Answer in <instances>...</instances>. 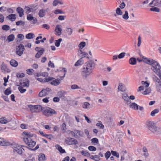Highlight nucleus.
<instances>
[{
  "instance_id": "nucleus-16",
  "label": "nucleus",
  "mask_w": 161,
  "mask_h": 161,
  "mask_svg": "<svg viewBox=\"0 0 161 161\" xmlns=\"http://www.w3.org/2000/svg\"><path fill=\"white\" fill-rule=\"evenodd\" d=\"M11 121L10 119L7 118L6 117H2L0 118V123L2 124H6Z\"/></svg>"
},
{
  "instance_id": "nucleus-52",
  "label": "nucleus",
  "mask_w": 161,
  "mask_h": 161,
  "mask_svg": "<svg viewBox=\"0 0 161 161\" xmlns=\"http://www.w3.org/2000/svg\"><path fill=\"white\" fill-rule=\"evenodd\" d=\"M81 154L82 155H84V156H87V157H89V156H90V153H88V152H86V151H82L81 152Z\"/></svg>"
},
{
  "instance_id": "nucleus-44",
  "label": "nucleus",
  "mask_w": 161,
  "mask_h": 161,
  "mask_svg": "<svg viewBox=\"0 0 161 161\" xmlns=\"http://www.w3.org/2000/svg\"><path fill=\"white\" fill-rule=\"evenodd\" d=\"M159 111V110L158 109H156L152 111L151 113V115L152 116H154L155 114H157Z\"/></svg>"
},
{
  "instance_id": "nucleus-25",
  "label": "nucleus",
  "mask_w": 161,
  "mask_h": 161,
  "mask_svg": "<svg viewBox=\"0 0 161 161\" xmlns=\"http://www.w3.org/2000/svg\"><path fill=\"white\" fill-rule=\"evenodd\" d=\"M58 4L62 5L63 2L61 0H54L53 3V5L54 6H56Z\"/></svg>"
},
{
  "instance_id": "nucleus-4",
  "label": "nucleus",
  "mask_w": 161,
  "mask_h": 161,
  "mask_svg": "<svg viewBox=\"0 0 161 161\" xmlns=\"http://www.w3.org/2000/svg\"><path fill=\"white\" fill-rule=\"evenodd\" d=\"M146 125L147 128L154 134H158L161 131L160 129L155 126L152 122L147 121Z\"/></svg>"
},
{
  "instance_id": "nucleus-55",
  "label": "nucleus",
  "mask_w": 161,
  "mask_h": 161,
  "mask_svg": "<svg viewBox=\"0 0 161 161\" xmlns=\"http://www.w3.org/2000/svg\"><path fill=\"white\" fill-rule=\"evenodd\" d=\"M18 89L20 92L21 93H24L26 91V90L25 89L23 88V87L19 86L18 87Z\"/></svg>"
},
{
  "instance_id": "nucleus-46",
  "label": "nucleus",
  "mask_w": 161,
  "mask_h": 161,
  "mask_svg": "<svg viewBox=\"0 0 161 161\" xmlns=\"http://www.w3.org/2000/svg\"><path fill=\"white\" fill-rule=\"evenodd\" d=\"M142 84V85L143 86H144V88H147L148 87L149 84V83H147V81L145 82L144 81H142L141 82Z\"/></svg>"
},
{
  "instance_id": "nucleus-50",
  "label": "nucleus",
  "mask_w": 161,
  "mask_h": 161,
  "mask_svg": "<svg viewBox=\"0 0 161 161\" xmlns=\"http://www.w3.org/2000/svg\"><path fill=\"white\" fill-rule=\"evenodd\" d=\"M16 24L17 25L19 26V25H22L24 26L25 24V23L24 21L22 20H19L16 22Z\"/></svg>"
},
{
  "instance_id": "nucleus-63",
  "label": "nucleus",
  "mask_w": 161,
  "mask_h": 161,
  "mask_svg": "<svg viewBox=\"0 0 161 161\" xmlns=\"http://www.w3.org/2000/svg\"><path fill=\"white\" fill-rule=\"evenodd\" d=\"M71 89L73 90H75L76 89L80 88L79 87V86L78 85L75 84L72 85L71 86Z\"/></svg>"
},
{
  "instance_id": "nucleus-51",
  "label": "nucleus",
  "mask_w": 161,
  "mask_h": 161,
  "mask_svg": "<svg viewBox=\"0 0 161 161\" xmlns=\"http://www.w3.org/2000/svg\"><path fill=\"white\" fill-rule=\"evenodd\" d=\"M1 69L2 72H5L7 71V67L4 64H2L1 65Z\"/></svg>"
},
{
  "instance_id": "nucleus-42",
  "label": "nucleus",
  "mask_w": 161,
  "mask_h": 161,
  "mask_svg": "<svg viewBox=\"0 0 161 161\" xmlns=\"http://www.w3.org/2000/svg\"><path fill=\"white\" fill-rule=\"evenodd\" d=\"M75 132H76V134H78V135L81 137H83L84 135L83 132L81 130H75Z\"/></svg>"
},
{
  "instance_id": "nucleus-17",
  "label": "nucleus",
  "mask_w": 161,
  "mask_h": 161,
  "mask_svg": "<svg viewBox=\"0 0 161 161\" xmlns=\"http://www.w3.org/2000/svg\"><path fill=\"white\" fill-rule=\"evenodd\" d=\"M11 144L10 143L5 140L3 138H0V145L2 146H9Z\"/></svg>"
},
{
  "instance_id": "nucleus-7",
  "label": "nucleus",
  "mask_w": 161,
  "mask_h": 161,
  "mask_svg": "<svg viewBox=\"0 0 161 161\" xmlns=\"http://www.w3.org/2000/svg\"><path fill=\"white\" fill-rule=\"evenodd\" d=\"M77 54L79 57L81 58H86L88 59L89 58V57L87 56L88 53L86 52L84 49H78L77 51Z\"/></svg>"
},
{
  "instance_id": "nucleus-34",
  "label": "nucleus",
  "mask_w": 161,
  "mask_h": 161,
  "mask_svg": "<svg viewBox=\"0 0 161 161\" xmlns=\"http://www.w3.org/2000/svg\"><path fill=\"white\" fill-rule=\"evenodd\" d=\"M25 161H35V158L33 157L31 155H30L26 158Z\"/></svg>"
},
{
  "instance_id": "nucleus-27",
  "label": "nucleus",
  "mask_w": 161,
  "mask_h": 161,
  "mask_svg": "<svg viewBox=\"0 0 161 161\" xmlns=\"http://www.w3.org/2000/svg\"><path fill=\"white\" fill-rule=\"evenodd\" d=\"M57 95L61 98H65V92L64 91H60L57 93Z\"/></svg>"
},
{
  "instance_id": "nucleus-35",
  "label": "nucleus",
  "mask_w": 161,
  "mask_h": 161,
  "mask_svg": "<svg viewBox=\"0 0 161 161\" xmlns=\"http://www.w3.org/2000/svg\"><path fill=\"white\" fill-rule=\"evenodd\" d=\"M86 43L84 42H81L78 45L79 49H82L86 46Z\"/></svg>"
},
{
  "instance_id": "nucleus-2",
  "label": "nucleus",
  "mask_w": 161,
  "mask_h": 161,
  "mask_svg": "<svg viewBox=\"0 0 161 161\" xmlns=\"http://www.w3.org/2000/svg\"><path fill=\"white\" fill-rule=\"evenodd\" d=\"M143 61L146 63L152 66L151 69L156 74H159L161 71V67L157 61L152 59L147 58H144Z\"/></svg>"
},
{
  "instance_id": "nucleus-1",
  "label": "nucleus",
  "mask_w": 161,
  "mask_h": 161,
  "mask_svg": "<svg viewBox=\"0 0 161 161\" xmlns=\"http://www.w3.org/2000/svg\"><path fill=\"white\" fill-rule=\"evenodd\" d=\"M96 65L94 61L91 60L86 62L83 65L82 72L85 75L86 78L90 75Z\"/></svg>"
},
{
  "instance_id": "nucleus-37",
  "label": "nucleus",
  "mask_w": 161,
  "mask_h": 161,
  "mask_svg": "<svg viewBox=\"0 0 161 161\" xmlns=\"http://www.w3.org/2000/svg\"><path fill=\"white\" fill-rule=\"evenodd\" d=\"M43 90L44 91L45 93L46 96L48 95L52 91L51 89L48 87L46 88L45 89H43Z\"/></svg>"
},
{
  "instance_id": "nucleus-31",
  "label": "nucleus",
  "mask_w": 161,
  "mask_h": 161,
  "mask_svg": "<svg viewBox=\"0 0 161 161\" xmlns=\"http://www.w3.org/2000/svg\"><path fill=\"white\" fill-rule=\"evenodd\" d=\"M83 64V60L82 58H80L78 60L75 64V66H78L79 65H81Z\"/></svg>"
},
{
  "instance_id": "nucleus-53",
  "label": "nucleus",
  "mask_w": 161,
  "mask_h": 161,
  "mask_svg": "<svg viewBox=\"0 0 161 161\" xmlns=\"http://www.w3.org/2000/svg\"><path fill=\"white\" fill-rule=\"evenodd\" d=\"M38 95L40 97H43L46 96L43 89L39 92Z\"/></svg>"
},
{
  "instance_id": "nucleus-41",
  "label": "nucleus",
  "mask_w": 161,
  "mask_h": 161,
  "mask_svg": "<svg viewBox=\"0 0 161 161\" xmlns=\"http://www.w3.org/2000/svg\"><path fill=\"white\" fill-rule=\"evenodd\" d=\"M145 90L143 92V94H144L146 95L148 94L149 93H150L151 92V89L149 87H148L147 88H145Z\"/></svg>"
},
{
  "instance_id": "nucleus-5",
  "label": "nucleus",
  "mask_w": 161,
  "mask_h": 161,
  "mask_svg": "<svg viewBox=\"0 0 161 161\" xmlns=\"http://www.w3.org/2000/svg\"><path fill=\"white\" fill-rule=\"evenodd\" d=\"M42 111L43 115L48 117L52 116L53 114H57L54 109L49 107L42 108Z\"/></svg>"
},
{
  "instance_id": "nucleus-20",
  "label": "nucleus",
  "mask_w": 161,
  "mask_h": 161,
  "mask_svg": "<svg viewBox=\"0 0 161 161\" xmlns=\"http://www.w3.org/2000/svg\"><path fill=\"white\" fill-rule=\"evenodd\" d=\"M16 11L17 13L19 14L20 17H22L24 15V10L21 7H18L17 8Z\"/></svg>"
},
{
  "instance_id": "nucleus-21",
  "label": "nucleus",
  "mask_w": 161,
  "mask_h": 161,
  "mask_svg": "<svg viewBox=\"0 0 161 161\" xmlns=\"http://www.w3.org/2000/svg\"><path fill=\"white\" fill-rule=\"evenodd\" d=\"M44 51V49H42V50H41L40 51H38V52H37V53L35 55V58H39L43 53Z\"/></svg>"
},
{
  "instance_id": "nucleus-15",
  "label": "nucleus",
  "mask_w": 161,
  "mask_h": 161,
  "mask_svg": "<svg viewBox=\"0 0 161 161\" xmlns=\"http://www.w3.org/2000/svg\"><path fill=\"white\" fill-rule=\"evenodd\" d=\"M62 31L61 26L59 25H57L55 30V31L56 32V35L59 36L61 35Z\"/></svg>"
},
{
  "instance_id": "nucleus-32",
  "label": "nucleus",
  "mask_w": 161,
  "mask_h": 161,
  "mask_svg": "<svg viewBox=\"0 0 161 161\" xmlns=\"http://www.w3.org/2000/svg\"><path fill=\"white\" fill-rule=\"evenodd\" d=\"M149 5L151 7H153L155 6H159L158 3L156 0H153L152 2L149 3Z\"/></svg>"
},
{
  "instance_id": "nucleus-10",
  "label": "nucleus",
  "mask_w": 161,
  "mask_h": 161,
  "mask_svg": "<svg viewBox=\"0 0 161 161\" xmlns=\"http://www.w3.org/2000/svg\"><path fill=\"white\" fill-rule=\"evenodd\" d=\"M13 152L14 154L18 153L21 154L22 153V147L18 145H15L13 148Z\"/></svg>"
},
{
  "instance_id": "nucleus-39",
  "label": "nucleus",
  "mask_w": 161,
  "mask_h": 161,
  "mask_svg": "<svg viewBox=\"0 0 161 161\" xmlns=\"http://www.w3.org/2000/svg\"><path fill=\"white\" fill-rule=\"evenodd\" d=\"M83 108H84L87 109L89 108L90 103L87 102H84L83 103Z\"/></svg>"
},
{
  "instance_id": "nucleus-18",
  "label": "nucleus",
  "mask_w": 161,
  "mask_h": 161,
  "mask_svg": "<svg viewBox=\"0 0 161 161\" xmlns=\"http://www.w3.org/2000/svg\"><path fill=\"white\" fill-rule=\"evenodd\" d=\"M29 84L30 82L29 80H26L23 82H20L19 86H22L23 87H28L29 86Z\"/></svg>"
},
{
  "instance_id": "nucleus-28",
  "label": "nucleus",
  "mask_w": 161,
  "mask_h": 161,
  "mask_svg": "<svg viewBox=\"0 0 161 161\" xmlns=\"http://www.w3.org/2000/svg\"><path fill=\"white\" fill-rule=\"evenodd\" d=\"M45 10L43 9H41L39 11L38 15L41 18L45 16Z\"/></svg>"
},
{
  "instance_id": "nucleus-48",
  "label": "nucleus",
  "mask_w": 161,
  "mask_h": 161,
  "mask_svg": "<svg viewBox=\"0 0 161 161\" xmlns=\"http://www.w3.org/2000/svg\"><path fill=\"white\" fill-rule=\"evenodd\" d=\"M150 10L151 11H154L157 12H160V9L158 8L154 7L150 8Z\"/></svg>"
},
{
  "instance_id": "nucleus-36",
  "label": "nucleus",
  "mask_w": 161,
  "mask_h": 161,
  "mask_svg": "<svg viewBox=\"0 0 161 161\" xmlns=\"http://www.w3.org/2000/svg\"><path fill=\"white\" fill-rule=\"evenodd\" d=\"M14 36L13 34H11L8 36L7 39L8 40V42L13 41L14 39Z\"/></svg>"
},
{
  "instance_id": "nucleus-58",
  "label": "nucleus",
  "mask_w": 161,
  "mask_h": 161,
  "mask_svg": "<svg viewBox=\"0 0 161 161\" xmlns=\"http://www.w3.org/2000/svg\"><path fill=\"white\" fill-rule=\"evenodd\" d=\"M111 155V153L109 151H108L105 154V157L106 158V159H108Z\"/></svg>"
},
{
  "instance_id": "nucleus-62",
  "label": "nucleus",
  "mask_w": 161,
  "mask_h": 161,
  "mask_svg": "<svg viewBox=\"0 0 161 161\" xmlns=\"http://www.w3.org/2000/svg\"><path fill=\"white\" fill-rule=\"evenodd\" d=\"M88 149L89 150L92 151H94L96 150V147L92 146H89Z\"/></svg>"
},
{
  "instance_id": "nucleus-60",
  "label": "nucleus",
  "mask_w": 161,
  "mask_h": 161,
  "mask_svg": "<svg viewBox=\"0 0 161 161\" xmlns=\"http://www.w3.org/2000/svg\"><path fill=\"white\" fill-rule=\"evenodd\" d=\"M34 70L33 69H28L26 70L27 74L30 75H32L33 74V72Z\"/></svg>"
},
{
  "instance_id": "nucleus-8",
  "label": "nucleus",
  "mask_w": 161,
  "mask_h": 161,
  "mask_svg": "<svg viewBox=\"0 0 161 161\" xmlns=\"http://www.w3.org/2000/svg\"><path fill=\"white\" fill-rule=\"evenodd\" d=\"M154 80L155 82L157 91L158 92L161 93V81L160 79L156 77L154 78Z\"/></svg>"
},
{
  "instance_id": "nucleus-22",
  "label": "nucleus",
  "mask_w": 161,
  "mask_h": 161,
  "mask_svg": "<svg viewBox=\"0 0 161 161\" xmlns=\"http://www.w3.org/2000/svg\"><path fill=\"white\" fill-rule=\"evenodd\" d=\"M129 105L130 107L135 110H137L138 109V106L137 104L135 103H130Z\"/></svg>"
},
{
  "instance_id": "nucleus-61",
  "label": "nucleus",
  "mask_w": 161,
  "mask_h": 161,
  "mask_svg": "<svg viewBox=\"0 0 161 161\" xmlns=\"http://www.w3.org/2000/svg\"><path fill=\"white\" fill-rule=\"evenodd\" d=\"M34 17L31 14H29L27 15V18L28 20L30 21H32Z\"/></svg>"
},
{
  "instance_id": "nucleus-57",
  "label": "nucleus",
  "mask_w": 161,
  "mask_h": 161,
  "mask_svg": "<svg viewBox=\"0 0 161 161\" xmlns=\"http://www.w3.org/2000/svg\"><path fill=\"white\" fill-rule=\"evenodd\" d=\"M111 152L112 154L114 156H115L117 158H119V153H117L116 152L113 151H111Z\"/></svg>"
},
{
  "instance_id": "nucleus-54",
  "label": "nucleus",
  "mask_w": 161,
  "mask_h": 161,
  "mask_svg": "<svg viewBox=\"0 0 161 161\" xmlns=\"http://www.w3.org/2000/svg\"><path fill=\"white\" fill-rule=\"evenodd\" d=\"M116 14L118 15H122L123 14L122 12L119 8H117L116 10Z\"/></svg>"
},
{
  "instance_id": "nucleus-59",
  "label": "nucleus",
  "mask_w": 161,
  "mask_h": 161,
  "mask_svg": "<svg viewBox=\"0 0 161 161\" xmlns=\"http://www.w3.org/2000/svg\"><path fill=\"white\" fill-rule=\"evenodd\" d=\"M2 29L3 30L7 31L9 30L10 29V27L8 25H5L3 26L2 27Z\"/></svg>"
},
{
  "instance_id": "nucleus-3",
  "label": "nucleus",
  "mask_w": 161,
  "mask_h": 161,
  "mask_svg": "<svg viewBox=\"0 0 161 161\" xmlns=\"http://www.w3.org/2000/svg\"><path fill=\"white\" fill-rule=\"evenodd\" d=\"M22 135L24 136V142L28 146L32 147L35 145L36 142L32 139V135L30 132L24 131L23 132Z\"/></svg>"
},
{
  "instance_id": "nucleus-56",
  "label": "nucleus",
  "mask_w": 161,
  "mask_h": 161,
  "mask_svg": "<svg viewBox=\"0 0 161 161\" xmlns=\"http://www.w3.org/2000/svg\"><path fill=\"white\" fill-rule=\"evenodd\" d=\"M143 151L145 153L144 154L145 156H147L148 155L147 152V150L146 147H144L142 149Z\"/></svg>"
},
{
  "instance_id": "nucleus-45",
  "label": "nucleus",
  "mask_w": 161,
  "mask_h": 161,
  "mask_svg": "<svg viewBox=\"0 0 161 161\" xmlns=\"http://www.w3.org/2000/svg\"><path fill=\"white\" fill-rule=\"evenodd\" d=\"M54 13L55 14H64V12L61 9H56L54 11Z\"/></svg>"
},
{
  "instance_id": "nucleus-13",
  "label": "nucleus",
  "mask_w": 161,
  "mask_h": 161,
  "mask_svg": "<svg viewBox=\"0 0 161 161\" xmlns=\"http://www.w3.org/2000/svg\"><path fill=\"white\" fill-rule=\"evenodd\" d=\"M122 94V98L125 101L126 104H129L131 103V101L129 99V97L127 94L125 93H123Z\"/></svg>"
},
{
  "instance_id": "nucleus-49",
  "label": "nucleus",
  "mask_w": 161,
  "mask_h": 161,
  "mask_svg": "<svg viewBox=\"0 0 161 161\" xmlns=\"http://www.w3.org/2000/svg\"><path fill=\"white\" fill-rule=\"evenodd\" d=\"M96 125L100 127V129H103L104 128V125L102 124V123L100 121H98L96 124Z\"/></svg>"
},
{
  "instance_id": "nucleus-43",
  "label": "nucleus",
  "mask_w": 161,
  "mask_h": 161,
  "mask_svg": "<svg viewBox=\"0 0 161 161\" xmlns=\"http://www.w3.org/2000/svg\"><path fill=\"white\" fill-rule=\"evenodd\" d=\"M11 93V90L10 87L7 88L4 91V94L6 95H8Z\"/></svg>"
},
{
  "instance_id": "nucleus-23",
  "label": "nucleus",
  "mask_w": 161,
  "mask_h": 161,
  "mask_svg": "<svg viewBox=\"0 0 161 161\" xmlns=\"http://www.w3.org/2000/svg\"><path fill=\"white\" fill-rule=\"evenodd\" d=\"M38 159L39 161H45L46 160L45 156L43 153H41L39 155Z\"/></svg>"
},
{
  "instance_id": "nucleus-6",
  "label": "nucleus",
  "mask_w": 161,
  "mask_h": 161,
  "mask_svg": "<svg viewBox=\"0 0 161 161\" xmlns=\"http://www.w3.org/2000/svg\"><path fill=\"white\" fill-rule=\"evenodd\" d=\"M28 107L30 108L32 113H39L42 110V108L41 106L38 105H29Z\"/></svg>"
},
{
  "instance_id": "nucleus-26",
  "label": "nucleus",
  "mask_w": 161,
  "mask_h": 161,
  "mask_svg": "<svg viewBox=\"0 0 161 161\" xmlns=\"http://www.w3.org/2000/svg\"><path fill=\"white\" fill-rule=\"evenodd\" d=\"M55 147L56 149H57L60 153H63L65 152V150L63 149L58 144L56 145Z\"/></svg>"
},
{
  "instance_id": "nucleus-38",
  "label": "nucleus",
  "mask_w": 161,
  "mask_h": 161,
  "mask_svg": "<svg viewBox=\"0 0 161 161\" xmlns=\"http://www.w3.org/2000/svg\"><path fill=\"white\" fill-rule=\"evenodd\" d=\"M61 72L64 73V75L60 77V78L61 79V80H62L65 76L66 73L67 72V69L65 68H63L61 70Z\"/></svg>"
},
{
  "instance_id": "nucleus-29",
  "label": "nucleus",
  "mask_w": 161,
  "mask_h": 161,
  "mask_svg": "<svg viewBox=\"0 0 161 161\" xmlns=\"http://www.w3.org/2000/svg\"><path fill=\"white\" fill-rule=\"evenodd\" d=\"M35 36L34 34L32 33H29L26 34L25 36V37L26 38L28 39H33L35 37Z\"/></svg>"
},
{
  "instance_id": "nucleus-19",
  "label": "nucleus",
  "mask_w": 161,
  "mask_h": 161,
  "mask_svg": "<svg viewBox=\"0 0 161 161\" xmlns=\"http://www.w3.org/2000/svg\"><path fill=\"white\" fill-rule=\"evenodd\" d=\"M118 90L121 92H125L126 90L125 86L122 83H119V84Z\"/></svg>"
},
{
  "instance_id": "nucleus-14",
  "label": "nucleus",
  "mask_w": 161,
  "mask_h": 161,
  "mask_svg": "<svg viewBox=\"0 0 161 161\" xmlns=\"http://www.w3.org/2000/svg\"><path fill=\"white\" fill-rule=\"evenodd\" d=\"M53 79V78H51V77H48L47 78H45L44 79V80L39 78H36V79L38 81L42 83H45V82H49L51 80H52Z\"/></svg>"
},
{
  "instance_id": "nucleus-47",
  "label": "nucleus",
  "mask_w": 161,
  "mask_h": 161,
  "mask_svg": "<svg viewBox=\"0 0 161 161\" xmlns=\"http://www.w3.org/2000/svg\"><path fill=\"white\" fill-rule=\"evenodd\" d=\"M122 18L125 20H127L129 18L128 13L127 11H125V14L122 16Z\"/></svg>"
},
{
  "instance_id": "nucleus-33",
  "label": "nucleus",
  "mask_w": 161,
  "mask_h": 161,
  "mask_svg": "<svg viewBox=\"0 0 161 161\" xmlns=\"http://www.w3.org/2000/svg\"><path fill=\"white\" fill-rule=\"evenodd\" d=\"M10 64L11 65L13 66L16 67L18 66V62L14 59H12L10 62Z\"/></svg>"
},
{
  "instance_id": "nucleus-30",
  "label": "nucleus",
  "mask_w": 161,
  "mask_h": 161,
  "mask_svg": "<svg viewBox=\"0 0 161 161\" xmlns=\"http://www.w3.org/2000/svg\"><path fill=\"white\" fill-rule=\"evenodd\" d=\"M129 62L130 64L133 65L136 64V61L135 58L132 57L130 59Z\"/></svg>"
},
{
  "instance_id": "nucleus-9",
  "label": "nucleus",
  "mask_w": 161,
  "mask_h": 161,
  "mask_svg": "<svg viewBox=\"0 0 161 161\" xmlns=\"http://www.w3.org/2000/svg\"><path fill=\"white\" fill-rule=\"evenodd\" d=\"M66 143L69 145H77L78 144V142L75 139L71 138L68 137L65 140Z\"/></svg>"
},
{
  "instance_id": "nucleus-40",
  "label": "nucleus",
  "mask_w": 161,
  "mask_h": 161,
  "mask_svg": "<svg viewBox=\"0 0 161 161\" xmlns=\"http://www.w3.org/2000/svg\"><path fill=\"white\" fill-rule=\"evenodd\" d=\"M62 41V39L59 38L58 40H56L55 41V45L57 47H58L60 46V43Z\"/></svg>"
},
{
  "instance_id": "nucleus-64",
  "label": "nucleus",
  "mask_w": 161,
  "mask_h": 161,
  "mask_svg": "<svg viewBox=\"0 0 161 161\" xmlns=\"http://www.w3.org/2000/svg\"><path fill=\"white\" fill-rule=\"evenodd\" d=\"M125 54V53H122L119 54L118 56V58L119 59L122 58L124 57Z\"/></svg>"
},
{
  "instance_id": "nucleus-24",
  "label": "nucleus",
  "mask_w": 161,
  "mask_h": 161,
  "mask_svg": "<svg viewBox=\"0 0 161 161\" xmlns=\"http://www.w3.org/2000/svg\"><path fill=\"white\" fill-rule=\"evenodd\" d=\"M15 14H11L8 16L7 18L10 20L12 21H14L16 19Z\"/></svg>"
},
{
  "instance_id": "nucleus-11",
  "label": "nucleus",
  "mask_w": 161,
  "mask_h": 161,
  "mask_svg": "<svg viewBox=\"0 0 161 161\" xmlns=\"http://www.w3.org/2000/svg\"><path fill=\"white\" fill-rule=\"evenodd\" d=\"M25 50L24 45L22 44H20L16 49V53L19 56H21Z\"/></svg>"
},
{
  "instance_id": "nucleus-12",
  "label": "nucleus",
  "mask_w": 161,
  "mask_h": 161,
  "mask_svg": "<svg viewBox=\"0 0 161 161\" xmlns=\"http://www.w3.org/2000/svg\"><path fill=\"white\" fill-rule=\"evenodd\" d=\"M51 78H53L49 81L51 85L57 86L60 83L61 80L58 79H55L54 78L52 77H51Z\"/></svg>"
}]
</instances>
